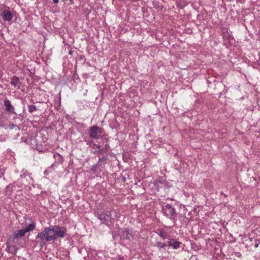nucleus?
<instances>
[{
  "label": "nucleus",
  "mask_w": 260,
  "mask_h": 260,
  "mask_svg": "<svg viewBox=\"0 0 260 260\" xmlns=\"http://www.w3.org/2000/svg\"><path fill=\"white\" fill-rule=\"evenodd\" d=\"M36 240L41 246L45 245L46 242L55 241L52 226L45 228L42 232L39 233L36 237Z\"/></svg>",
  "instance_id": "f257e3e1"
},
{
  "label": "nucleus",
  "mask_w": 260,
  "mask_h": 260,
  "mask_svg": "<svg viewBox=\"0 0 260 260\" xmlns=\"http://www.w3.org/2000/svg\"><path fill=\"white\" fill-rule=\"evenodd\" d=\"M162 211L164 214L170 219H174L177 216L175 208L170 204L164 205L162 208Z\"/></svg>",
  "instance_id": "f03ea898"
},
{
  "label": "nucleus",
  "mask_w": 260,
  "mask_h": 260,
  "mask_svg": "<svg viewBox=\"0 0 260 260\" xmlns=\"http://www.w3.org/2000/svg\"><path fill=\"white\" fill-rule=\"evenodd\" d=\"M53 231V234L54 235L55 239L57 238H64L67 234V229L64 227L58 225L51 226Z\"/></svg>",
  "instance_id": "7ed1b4c3"
},
{
  "label": "nucleus",
  "mask_w": 260,
  "mask_h": 260,
  "mask_svg": "<svg viewBox=\"0 0 260 260\" xmlns=\"http://www.w3.org/2000/svg\"><path fill=\"white\" fill-rule=\"evenodd\" d=\"M97 217L103 223H107L112 220L111 213L108 210H103L98 213Z\"/></svg>",
  "instance_id": "20e7f679"
},
{
  "label": "nucleus",
  "mask_w": 260,
  "mask_h": 260,
  "mask_svg": "<svg viewBox=\"0 0 260 260\" xmlns=\"http://www.w3.org/2000/svg\"><path fill=\"white\" fill-rule=\"evenodd\" d=\"M101 134L100 128L96 126H93L89 129V136L92 139H99Z\"/></svg>",
  "instance_id": "39448f33"
},
{
  "label": "nucleus",
  "mask_w": 260,
  "mask_h": 260,
  "mask_svg": "<svg viewBox=\"0 0 260 260\" xmlns=\"http://www.w3.org/2000/svg\"><path fill=\"white\" fill-rule=\"evenodd\" d=\"M181 244V242L176 241L174 239H169L168 241V245L169 247H172L174 249H177L179 248Z\"/></svg>",
  "instance_id": "423d86ee"
},
{
  "label": "nucleus",
  "mask_w": 260,
  "mask_h": 260,
  "mask_svg": "<svg viewBox=\"0 0 260 260\" xmlns=\"http://www.w3.org/2000/svg\"><path fill=\"white\" fill-rule=\"evenodd\" d=\"M2 17L5 21H10L13 18V15L11 11L8 9H5L2 13Z\"/></svg>",
  "instance_id": "0eeeda50"
},
{
  "label": "nucleus",
  "mask_w": 260,
  "mask_h": 260,
  "mask_svg": "<svg viewBox=\"0 0 260 260\" xmlns=\"http://www.w3.org/2000/svg\"><path fill=\"white\" fill-rule=\"evenodd\" d=\"M4 105L6 107V110L11 113H14V108L12 105L11 103L8 99H5L4 101Z\"/></svg>",
  "instance_id": "6e6552de"
},
{
  "label": "nucleus",
  "mask_w": 260,
  "mask_h": 260,
  "mask_svg": "<svg viewBox=\"0 0 260 260\" xmlns=\"http://www.w3.org/2000/svg\"><path fill=\"white\" fill-rule=\"evenodd\" d=\"M11 84L13 85L16 88H19L21 83L20 82L19 79L18 77H14L12 78L11 81Z\"/></svg>",
  "instance_id": "1a4fd4ad"
},
{
  "label": "nucleus",
  "mask_w": 260,
  "mask_h": 260,
  "mask_svg": "<svg viewBox=\"0 0 260 260\" xmlns=\"http://www.w3.org/2000/svg\"><path fill=\"white\" fill-rule=\"evenodd\" d=\"M25 233H26V232H25L24 229L19 230L15 231L14 233V237L15 238H20V237L23 236Z\"/></svg>",
  "instance_id": "9d476101"
},
{
  "label": "nucleus",
  "mask_w": 260,
  "mask_h": 260,
  "mask_svg": "<svg viewBox=\"0 0 260 260\" xmlns=\"http://www.w3.org/2000/svg\"><path fill=\"white\" fill-rule=\"evenodd\" d=\"M155 246L159 248V250H161L162 249H164L166 246V245L160 241H157L155 244Z\"/></svg>",
  "instance_id": "9b49d317"
},
{
  "label": "nucleus",
  "mask_w": 260,
  "mask_h": 260,
  "mask_svg": "<svg viewBox=\"0 0 260 260\" xmlns=\"http://www.w3.org/2000/svg\"><path fill=\"white\" fill-rule=\"evenodd\" d=\"M36 227V224L35 223H31L28 225L27 227L24 229L26 233L33 231Z\"/></svg>",
  "instance_id": "f8f14e48"
},
{
  "label": "nucleus",
  "mask_w": 260,
  "mask_h": 260,
  "mask_svg": "<svg viewBox=\"0 0 260 260\" xmlns=\"http://www.w3.org/2000/svg\"><path fill=\"white\" fill-rule=\"evenodd\" d=\"M158 235L159 236H160L163 239L167 238L168 237V233L163 230L159 231V233H158Z\"/></svg>",
  "instance_id": "ddd939ff"
},
{
  "label": "nucleus",
  "mask_w": 260,
  "mask_h": 260,
  "mask_svg": "<svg viewBox=\"0 0 260 260\" xmlns=\"http://www.w3.org/2000/svg\"><path fill=\"white\" fill-rule=\"evenodd\" d=\"M28 110L30 113H32L37 110V108L35 105H30L28 106Z\"/></svg>",
  "instance_id": "4468645a"
},
{
  "label": "nucleus",
  "mask_w": 260,
  "mask_h": 260,
  "mask_svg": "<svg viewBox=\"0 0 260 260\" xmlns=\"http://www.w3.org/2000/svg\"><path fill=\"white\" fill-rule=\"evenodd\" d=\"M28 175V172L25 169H22L20 173V177L22 178L25 177Z\"/></svg>",
  "instance_id": "2eb2a0df"
},
{
  "label": "nucleus",
  "mask_w": 260,
  "mask_h": 260,
  "mask_svg": "<svg viewBox=\"0 0 260 260\" xmlns=\"http://www.w3.org/2000/svg\"><path fill=\"white\" fill-rule=\"evenodd\" d=\"M124 234H126V238L128 239H130L132 237V234L129 233V232L127 231H125Z\"/></svg>",
  "instance_id": "dca6fc26"
},
{
  "label": "nucleus",
  "mask_w": 260,
  "mask_h": 260,
  "mask_svg": "<svg viewBox=\"0 0 260 260\" xmlns=\"http://www.w3.org/2000/svg\"><path fill=\"white\" fill-rule=\"evenodd\" d=\"M17 127V125L15 124H10L9 125V127L11 129H14V128H16Z\"/></svg>",
  "instance_id": "f3484780"
},
{
  "label": "nucleus",
  "mask_w": 260,
  "mask_h": 260,
  "mask_svg": "<svg viewBox=\"0 0 260 260\" xmlns=\"http://www.w3.org/2000/svg\"><path fill=\"white\" fill-rule=\"evenodd\" d=\"M53 156H54V157L55 158H56V157H58L60 158H61V155L59 153H56L54 154Z\"/></svg>",
  "instance_id": "a211bd4d"
},
{
  "label": "nucleus",
  "mask_w": 260,
  "mask_h": 260,
  "mask_svg": "<svg viewBox=\"0 0 260 260\" xmlns=\"http://www.w3.org/2000/svg\"><path fill=\"white\" fill-rule=\"evenodd\" d=\"M54 3L57 4L59 2L58 0H53Z\"/></svg>",
  "instance_id": "6ab92c4d"
},
{
  "label": "nucleus",
  "mask_w": 260,
  "mask_h": 260,
  "mask_svg": "<svg viewBox=\"0 0 260 260\" xmlns=\"http://www.w3.org/2000/svg\"><path fill=\"white\" fill-rule=\"evenodd\" d=\"M96 148L100 149L101 148V145H95Z\"/></svg>",
  "instance_id": "aec40b11"
},
{
  "label": "nucleus",
  "mask_w": 260,
  "mask_h": 260,
  "mask_svg": "<svg viewBox=\"0 0 260 260\" xmlns=\"http://www.w3.org/2000/svg\"><path fill=\"white\" fill-rule=\"evenodd\" d=\"M103 150L102 149H101L99 151V153H101V154L103 153Z\"/></svg>",
  "instance_id": "412c9836"
},
{
  "label": "nucleus",
  "mask_w": 260,
  "mask_h": 260,
  "mask_svg": "<svg viewBox=\"0 0 260 260\" xmlns=\"http://www.w3.org/2000/svg\"><path fill=\"white\" fill-rule=\"evenodd\" d=\"M258 246V244L256 243L255 244V247H257Z\"/></svg>",
  "instance_id": "4be33fe9"
}]
</instances>
